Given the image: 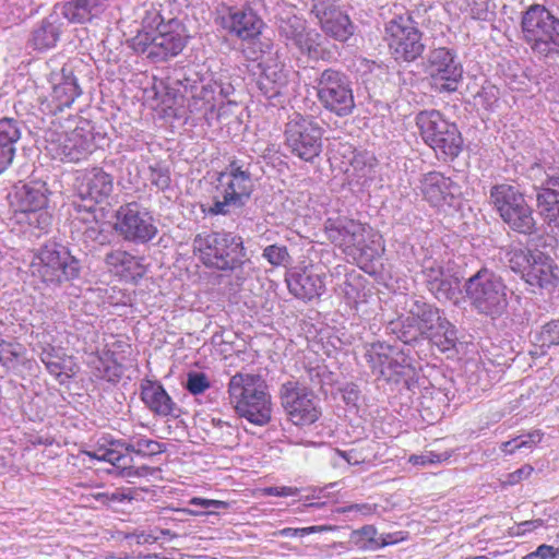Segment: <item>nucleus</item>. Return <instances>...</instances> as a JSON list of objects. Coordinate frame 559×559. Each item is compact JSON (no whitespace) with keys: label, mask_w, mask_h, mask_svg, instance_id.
Instances as JSON below:
<instances>
[{"label":"nucleus","mask_w":559,"mask_h":559,"mask_svg":"<svg viewBox=\"0 0 559 559\" xmlns=\"http://www.w3.org/2000/svg\"><path fill=\"white\" fill-rule=\"evenodd\" d=\"M47 189L44 183L31 182L16 187L14 200L21 212L27 213L39 210L47 204Z\"/></svg>","instance_id":"nucleus-33"},{"label":"nucleus","mask_w":559,"mask_h":559,"mask_svg":"<svg viewBox=\"0 0 559 559\" xmlns=\"http://www.w3.org/2000/svg\"><path fill=\"white\" fill-rule=\"evenodd\" d=\"M40 360L45 364L47 370L55 376H60L62 366L60 358L55 355V349L50 346L43 348Z\"/></svg>","instance_id":"nucleus-51"},{"label":"nucleus","mask_w":559,"mask_h":559,"mask_svg":"<svg viewBox=\"0 0 559 559\" xmlns=\"http://www.w3.org/2000/svg\"><path fill=\"white\" fill-rule=\"evenodd\" d=\"M38 263L34 264L44 282L61 284L73 280L80 274V261L70 251L57 243L44 246L38 255Z\"/></svg>","instance_id":"nucleus-10"},{"label":"nucleus","mask_w":559,"mask_h":559,"mask_svg":"<svg viewBox=\"0 0 559 559\" xmlns=\"http://www.w3.org/2000/svg\"><path fill=\"white\" fill-rule=\"evenodd\" d=\"M535 251L523 249V248H510L506 251V263L515 273H520L521 276L525 273L528 267L533 254Z\"/></svg>","instance_id":"nucleus-43"},{"label":"nucleus","mask_w":559,"mask_h":559,"mask_svg":"<svg viewBox=\"0 0 559 559\" xmlns=\"http://www.w3.org/2000/svg\"><path fill=\"white\" fill-rule=\"evenodd\" d=\"M285 66H275L273 68L264 67L260 76L269 79L276 83L277 85H286L287 84V73L284 69Z\"/></svg>","instance_id":"nucleus-54"},{"label":"nucleus","mask_w":559,"mask_h":559,"mask_svg":"<svg viewBox=\"0 0 559 559\" xmlns=\"http://www.w3.org/2000/svg\"><path fill=\"white\" fill-rule=\"evenodd\" d=\"M27 214L29 225L38 228L39 230L47 231L51 226L52 216L45 207L27 212Z\"/></svg>","instance_id":"nucleus-49"},{"label":"nucleus","mask_w":559,"mask_h":559,"mask_svg":"<svg viewBox=\"0 0 559 559\" xmlns=\"http://www.w3.org/2000/svg\"><path fill=\"white\" fill-rule=\"evenodd\" d=\"M108 8V0H70L61 5V14L70 23L85 24L99 17Z\"/></svg>","instance_id":"nucleus-26"},{"label":"nucleus","mask_w":559,"mask_h":559,"mask_svg":"<svg viewBox=\"0 0 559 559\" xmlns=\"http://www.w3.org/2000/svg\"><path fill=\"white\" fill-rule=\"evenodd\" d=\"M421 277L426 288L439 301L453 300L460 289V276L450 262L424 258L421 262Z\"/></svg>","instance_id":"nucleus-14"},{"label":"nucleus","mask_w":559,"mask_h":559,"mask_svg":"<svg viewBox=\"0 0 559 559\" xmlns=\"http://www.w3.org/2000/svg\"><path fill=\"white\" fill-rule=\"evenodd\" d=\"M150 170V182L155 186L158 190H166L170 186V173L168 168L162 166L160 164L151 165L148 167Z\"/></svg>","instance_id":"nucleus-47"},{"label":"nucleus","mask_w":559,"mask_h":559,"mask_svg":"<svg viewBox=\"0 0 559 559\" xmlns=\"http://www.w3.org/2000/svg\"><path fill=\"white\" fill-rule=\"evenodd\" d=\"M407 307L408 313L417 319L418 324L426 331L428 337L439 326L441 320L445 319L437 307L427 304L423 298H412Z\"/></svg>","instance_id":"nucleus-34"},{"label":"nucleus","mask_w":559,"mask_h":559,"mask_svg":"<svg viewBox=\"0 0 559 559\" xmlns=\"http://www.w3.org/2000/svg\"><path fill=\"white\" fill-rule=\"evenodd\" d=\"M533 471H534L533 466L526 464V465L522 466L521 468L508 474L506 480H503V485H509V486L516 485L520 481H522L523 479H526L527 477H530L531 474L533 473Z\"/></svg>","instance_id":"nucleus-59"},{"label":"nucleus","mask_w":559,"mask_h":559,"mask_svg":"<svg viewBox=\"0 0 559 559\" xmlns=\"http://www.w3.org/2000/svg\"><path fill=\"white\" fill-rule=\"evenodd\" d=\"M490 201L500 217L525 202L522 193L510 185H497L490 190Z\"/></svg>","instance_id":"nucleus-35"},{"label":"nucleus","mask_w":559,"mask_h":559,"mask_svg":"<svg viewBox=\"0 0 559 559\" xmlns=\"http://www.w3.org/2000/svg\"><path fill=\"white\" fill-rule=\"evenodd\" d=\"M441 352H448L455 347L457 342V331L455 326L445 318L441 320L439 326L428 337Z\"/></svg>","instance_id":"nucleus-41"},{"label":"nucleus","mask_w":559,"mask_h":559,"mask_svg":"<svg viewBox=\"0 0 559 559\" xmlns=\"http://www.w3.org/2000/svg\"><path fill=\"white\" fill-rule=\"evenodd\" d=\"M63 23L57 13L45 17L33 32L32 43L36 49L44 50L55 47L62 33Z\"/></svg>","instance_id":"nucleus-32"},{"label":"nucleus","mask_w":559,"mask_h":559,"mask_svg":"<svg viewBox=\"0 0 559 559\" xmlns=\"http://www.w3.org/2000/svg\"><path fill=\"white\" fill-rule=\"evenodd\" d=\"M324 229L329 240L345 252L365 247L366 226L360 222L348 217L329 218Z\"/></svg>","instance_id":"nucleus-18"},{"label":"nucleus","mask_w":559,"mask_h":559,"mask_svg":"<svg viewBox=\"0 0 559 559\" xmlns=\"http://www.w3.org/2000/svg\"><path fill=\"white\" fill-rule=\"evenodd\" d=\"M533 345L539 348H550L559 345V320L544 324L533 336Z\"/></svg>","instance_id":"nucleus-42"},{"label":"nucleus","mask_w":559,"mask_h":559,"mask_svg":"<svg viewBox=\"0 0 559 559\" xmlns=\"http://www.w3.org/2000/svg\"><path fill=\"white\" fill-rule=\"evenodd\" d=\"M265 46L267 50H262V53L265 56H262V60L260 62L261 69H263L264 67L273 68L275 66H284L280 50L276 49L273 52L271 44H266Z\"/></svg>","instance_id":"nucleus-56"},{"label":"nucleus","mask_w":559,"mask_h":559,"mask_svg":"<svg viewBox=\"0 0 559 559\" xmlns=\"http://www.w3.org/2000/svg\"><path fill=\"white\" fill-rule=\"evenodd\" d=\"M252 164L247 159L233 158L217 176L216 190L219 195L214 197L209 207L212 215H227L235 210L243 207L250 200L254 190Z\"/></svg>","instance_id":"nucleus-2"},{"label":"nucleus","mask_w":559,"mask_h":559,"mask_svg":"<svg viewBox=\"0 0 559 559\" xmlns=\"http://www.w3.org/2000/svg\"><path fill=\"white\" fill-rule=\"evenodd\" d=\"M543 433L539 430H535L525 436L518 437V443L514 444V448H531L532 445L542 441Z\"/></svg>","instance_id":"nucleus-63"},{"label":"nucleus","mask_w":559,"mask_h":559,"mask_svg":"<svg viewBox=\"0 0 559 559\" xmlns=\"http://www.w3.org/2000/svg\"><path fill=\"white\" fill-rule=\"evenodd\" d=\"M116 217L115 229L127 241L145 243L157 234L152 215L136 202L121 206Z\"/></svg>","instance_id":"nucleus-13"},{"label":"nucleus","mask_w":559,"mask_h":559,"mask_svg":"<svg viewBox=\"0 0 559 559\" xmlns=\"http://www.w3.org/2000/svg\"><path fill=\"white\" fill-rule=\"evenodd\" d=\"M450 454L448 452L444 453H436L433 451H427L421 454H413L409 456V462L414 465H427L441 463L449 460Z\"/></svg>","instance_id":"nucleus-50"},{"label":"nucleus","mask_w":559,"mask_h":559,"mask_svg":"<svg viewBox=\"0 0 559 559\" xmlns=\"http://www.w3.org/2000/svg\"><path fill=\"white\" fill-rule=\"evenodd\" d=\"M262 376L237 372L228 382L229 403L239 417L257 426H264L271 420L272 403Z\"/></svg>","instance_id":"nucleus-1"},{"label":"nucleus","mask_w":559,"mask_h":559,"mask_svg":"<svg viewBox=\"0 0 559 559\" xmlns=\"http://www.w3.org/2000/svg\"><path fill=\"white\" fill-rule=\"evenodd\" d=\"M193 249L200 253L202 262L221 271H234L246 261L242 238L231 233H209L198 235Z\"/></svg>","instance_id":"nucleus-3"},{"label":"nucleus","mask_w":559,"mask_h":559,"mask_svg":"<svg viewBox=\"0 0 559 559\" xmlns=\"http://www.w3.org/2000/svg\"><path fill=\"white\" fill-rule=\"evenodd\" d=\"M424 198L433 206L449 203L459 192V186L438 171H430L420 181Z\"/></svg>","instance_id":"nucleus-22"},{"label":"nucleus","mask_w":559,"mask_h":559,"mask_svg":"<svg viewBox=\"0 0 559 559\" xmlns=\"http://www.w3.org/2000/svg\"><path fill=\"white\" fill-rule=\"evenodd\" d=\"M317 96L320 104L338 117L353 112L355 100L348 76L338 70L329 68L323 70L318 79Z\"/></svg>","instance_id":"nucleus-8"},{"label":"nucleus","mask_w":559,"mask_h":559,"mask_svg":"<svg viewBox=\"0 0 559 559\" xmlns=\"http://www.w3.org/2000/svg\"><path fill=\"white\" fill-rule=\"evenodd\" d=\"M178 85L182 86L183 93L192 95L203 80L199 79L198 73L193 72L192 75L183 74L182 78L177 79Z\"/></svg>","instance_id":"nucleus-58"},{"label":"nucleus","mask_w":559,"mask_h":559,"mask_svg":"<svg viewBox=\"0 0 559 559\" xmlns=\"http://www.w3.org/2000/svg\"><path fill=\"white\" fill-rule=\"evenodd\" d=\"M265 495L267 496H275V497H288V496H295L298 493V489L295 487H267L264 489Z\"/></svg>","instance_id":"nucleus-64"},{"label":"nucleus","mask_w":559,"mask_h":559,"mask_svg":"<svg viewBox=\"0 0 559 559\" xmlns=\"http://www.w3.org/2000/svg\"><path fill=\"white\" fill-rule=\"evenodd\" d=\"M323 129L310 116L293 112L285 124V145L292 154L312 162L322 151Z\"/></svg>","instance_id":"nucleus-7"},{"label":"nucleus","mask_w":559,"mask_h":559,"mask_svg":"<svg viewBox=\"0 0 559 559\" xmlns=\"http://www.w3.org/2000/svg\"><path fill=\"white\" fill-rule=\"evenodd\" d=\"M366 357L373 369L380 368L382 376H385V367L396 374L411 367V359L407 356L395 353L392 346L380 342L371 344Z\"/></svg>","instance_id":"nucleus-23"},{"label":"nucleus","mask_w":559,"mask_h":559,"mask_svg":"<svg viewBox=\"0 0 559 559\" xmlns=\"http://www.w3.org/2000/svg\"><path fill=\"white\" fill-rule=\"evenodd\" d=\"M114 192V177L100 167L85 169L81 177L78 194L82 200L99 203Z\"/></svg>","instance_id":"nucleus-20"},{"label":"nucleus","mask_w":559,"mask_h":559,"mask_svg":"<svg viewBox=\"0 0 559 559\" xmlns=\"http://www.w3.org/2000/svg\"><path fill=\"white\" fill-rule=\"evenodd\" d=\"M21 139L20 122L13 118H3L0 120V151L5 153L12 159L15 155V145Z\"/></svg>","instance_id":"nucleus-40"},{"label":"nucleus","mask_w":559,"mask_h":559,"mask_svg":"<svg viewBox=\"0 0 559 559\" xmlns=\"http://www.w3.org/2000/svg\"><path fill=\"white\" fill-rule=\"evenodd\" d=\"M111 444L124 449L128 455L134 453L140 456H153L164 451L159 442L144 437L114 440Z\"/></svg>","instance_id":"nucleus-37"},{"label":"nucleus","mask_w":559,"mask_h":559,"mask_svg":"<svg viewBox=\"0 0 559 559\" xmlns=\"http://www.w3.org/2000/svg\"><path fill=\"white\" fill-rule=\"evenodd\" d=\"M419 133L435 152L444 156L456 157L463 145V139L455 123L450 122L435 109L423 110L416 116Z\"/></svg>","instance_id":"nucleus-5"},{"label":"nucleus","mask_w":559,"mask_h":559,"mask_svg":"<svg viewBox=\"0 0 559 559\" xmlns=\"http://www.w3.org/2000/svg\"><path fill=\"white\" fill-rule=\"evenodd\" d=\"M465 293L478 313L500 317L508 307L507 286L492 271L483 267L465 283Z\"/></svg>","instance_id":"nucleus-4"},{"label":"nucleus","mask_w":559,"mask_h":559,"mask_svg":"<svg viewBox=\"0 0 559 559\" xmlns=\"http://www.w3.org/2000/svg\"><path fill=\"white\" fill-rule=\"evenodd\" d=\"M48 150L53 158L61 162L76 163L91 153L90 144L79 130L58 135L50 142Z\"/></svg>","instance_id":"nucleus-21"},{"label":"nucleus","mask_w":559,"mask_h":559,"mask_svg":"<svg viewBox=\"0 0 559 559\" xmlns=\"http://www.w3.org/2000/svg\"><path fill=\"white\" fill-rule=\"evenodd\" d=\"M24 348L19 343L2 341L0 343V362L8 369L15 368Z\"/></svg>","instance_id":"nucleus-44"},{"label":"nucleus","mask_w":559,"mask_h":559,"mask_svg":"<svg viewBox=\"0 0 559 559\" xmlns=\"http://www.w3.org/2000/svg\"><path fill=\"white\" fill-rule=\"evenodd\" d=\"M210 388V381L203 372H190L186 383V389L193 395L203 393Z\"/></svg>","instance_id":"nucleus-48"},{"label":"nucleus","mask_w":559,"mask_h":559,"mask_svg":"<svg viewBox=\"0 0 559 559\" xmlns=\"http://www.w3.org/2000/svg\"><path fill=\"white\" fill-rule=\"evenodd\" d=\"M258 87L261 91V93L267 98V99H274L282 95L283 90L286 85H277L276 83H273V81L259 76L258 79Z\"/></svg>","instance_id":"nucleus-53"},{"label":"nucleus","mask_w":559,"mask_h":559,"mask_svg":"<svg viewBox=\"0 0 559 559\" xmlns=\"http://www.w3.org/2000/svg\"><path fill=\"white\" fill-rule=\"evenodd\" d=\"M356 533L358 535H360L361 537H364L365 539H367L368 542L376 543L377 546H386L389 544L395 543V540L389 539V537L388 538L381 537L380 540H378L376 538L377 530L373 525H365L360 530H358Z\"/></svg>","instance_id":"nucleus-57"},{"label":"nucleus","mask_w":559,"mask_h":559,"mask_svg":"<svg viewBox=\"0 0 559 559\" xmlns=\"http://www.w3.org/2000/svg\"><path fill=\"white\" fill-rule=\"evenodd\" d=\"M49 83L51 85V102L47 107L51 114H57L71 106L81 94L78 80L73 75L72 69L68 66H63L58 71H52L49 76Z\"/></svg>","instance_id":"nucleus-19"},{"label":"nucleus","mask_w":559,"mask_h":559,"mask_svg":"<svg viewBox=\"0 0 559 559\" xmlns=\"http://www.w3.org/2000/svg\"><path fill=\"white\" fill-rule=\"evenodd\" d=\"M311 13L318 19L322 31L340 41L353 35L349 17L332 0H312Z\"/></svg>","instance_id":"nucleus-17"},{"label":"nucleus","mask_w":559,"mask_h":559,"mask_svg":"<svg viewBox=\"0 0 559 559\" xmlns=\"http://www.w3.org/2000/svg\"><path fill=\"white\" fill-rule=\"evenodd\" d=\"M87 455L98 461H105L120 469L123 477L154 475L158 468L141 466L136 469L131 465L132 459L124 452V449L110 443L108 449H99L96 452H87Z\"/></svg>","instance_id":"nucleus-24"},{"label":"nucleus","mask_w":559,"mask_h":559,"mask_svg":"<svg viewBox=\"0 0 559 559\" xmlns=\"http://www.w3.org/2000/svg\"><path fill=\"white\" fill-rule=\"evenodd\" d=\"M423 34L409 16H399L385 26V39L395 60L414 61L421 56Z\"/></svg>","instance_id":"nucleus-11"},{"label":"nucleus","mask_w":559,"mask_h":559,"mask_svg":"<svg viewBox=\"0 0 559 559\" xmlns=\"http://www.w3.org/2000/svg\"><path fill=\"white\" fill-rule=\"evenodd\" d=\"M262 257L273 266H281L289 263L290 255L285 246L271 245L264 248Z\"/></svg>","instance_id":"nucleus-46"},{"label":"nucleus","mask_w":559,"mask_h":559,"mask_svg":"<svg viewBox=\"0 0 559 559\" xmlns=\"http://www.w3.org/2000/svg\"><path fill=\"white\" fill-rule=\"evenodd\" d=\"M461 9L475 20L488 21L493 15L488 0H464Z\"/></svg>","instance_id":"nucleus-45"},{"label":"nucleus","mask_w":559,"mask_h":559,"mask_svg":"<svg viewBox=\"0 0 559 559\" xmlns=\"http://www.w3.org/2000/svg\"><path fill=\"white\" fill-rule=\"evenodd\" d=\"M176 20L159 24L154 34L145 33L135 38L136 49L155 62L165 61L179 55L186 46V36L179 31Z\"/></svg>","instance_id":"nucleus-9"},{"label":"nucleus","mask_w":559,"mask_h":559,"mask_svg":"<svg viewBox=\"0 0 559 559\" xmlns=\"http://www.w3.org/2000/svg\"><path fill=\"white\" fill-rule=\"evenodd\" d=\"M502 221L514 231L532 235L536 231V222L533 217V211L526 201L518 207L501 216Z\"/></svg>","instance_id":"nucleus-36"},{"label":"nucleus","mask_w":559,"mask_h":559,"mask_svg":"<svg viewBox=\"0 0 559 559\" xmlns=\"http://www.w3.org/2000/svg\"><path fill=\"white\" fill-rule=\"evenodd\" d=\"M522 32L532 49L548 56L559 52V19L545 7L531 5L522 17Z\"/></svg>","instance_id":"nucleus-6"},{"label":"nucleus","mask_w":559,"mask_h":559,"mask_svg":"<svg viewBox=\"0 0 559 559\" xmlns=\"http://www.w3.org/2000/svg\"><path fill=\"white\" fill-rule=\"evenodd\" d=\"M280 400L294 425H311L321 415L313 392L299 381L289 380L283 383L280 389Z\"/></svg>","instance_id":"nucleus-12"},{"label":"nucleus","mask_w":559,"mask_h":559,"mask_svg":"<svg viewBox=\"0 0 559 559\" xmlns=\"http://www.w3.org/2000/svg\"><path fill=\"white\" fill-rule=\"evenodd\" d=\"M426 72L439 92H455L463 75L455 53L445 47L432 49L427 56Z\"/></svg>","instance_id":"nucleus-15"},{"label":"nucleus","mask_w":559,"mask_h":559,"mask_svg":"<svg viewBox=\"0 0 559 559\" xmlns=\"http://www.w3.org/2000/svg\"><path fill=\"white\" fill-rule=\"evenodd\" d=\"M278 35L285 40L287 47H295L300 53L310 58L320 57V34L307 28V23L304 19L295 15L287 14L280 17Z\"/></svg>","instance_id":"nucleus-16"},{"label":"nucleus","mask_w":559,"mask_h":559,"mask_svg":"<svg viewBox=\"0 0 559 559\" xmlns=\"http://www.w3.org/2000/svg\"><path fill=\"white\" fill-rule=\"evenodd\" d=\"M83 237L85 241L97 242L104 245L107 241V235L104 233L103 225L96 221L86 225Z\"/></svg>","instance_id":"nucleus-52"},{"label":"nucleus","mask_w":559,"mask_h":559,"mask_svg":"<svg viewBox=\"0 0 559 559\" xmlns=\"http://www.w3.org/2000/svg\"><path fill=\"white\" fill-rule=\"evenodd\" d=\"M217 83H202L190 95L188 107L191 112H212L215 109V93Z\"/></svg>","instance_id":"nucleus-39"},{"label":"nucleus","mask_w":559,"mask_h":559,"mask_svg":"<svg viewBox=\"0 0 559 559\" xmlns=\"http://www.w3.org/2000/svg\"><path fill=\"white\" fill-rule=\"evenodd\" d=\"M318 526H310V527H302V528H293V527H285L283 530H280L277 532H274V536H283V537H297V536H306L311 533L318 532Z\"/></svg>","instance_id":"nucleus-61"},{"label":"nucleus","mask_w":559,"mask_h":559,"mask_svg":"<svg viewBox=\"0 0 559 559\" xmlns=\"http://www.w3.org/2000/svg\"><path fill=\"white\" fill-rule=\"evenodd\" d=\"M559 548L542 544L536 550L525 555L522 559H558Z\"/></svg>","instance_id":"nucleus-55"},{"label":"nucleus","mask_w":559,"mask_h":559,"mask_svg":"<svg viewBox=\"0 0 559 559\" xmlns=\"http://www.w3.org/2000/svg\"><path fill=\"white\" fill-rule=\"evenodd\" d=\"M391 330L404 344H414L428 338V334L418 324L417 319L409 313L397 322H391Z\"/></svg>","instance_id":"nucleus-38"},{"label":"nucleus","mask_w":559,"mask_h":559,"mask_svg":"<svg viewBox=\"0 0 559 559\" xmlns=\"http://www.w3.org/2000/svg\"><path fill=\"white\" fill-rule=\"evenodd\" d=\"M264 23L252 9H243L230 14L229 29L243 40L254 39L261 34Z\"/></svg>","instance_id":"nucleus-31"},{"label":"nucleus","mask_w":559,"mask_h":559,"mask_svg":"<svg viewBox=\"0 0 559 559\" xmlns=\"http://www.w3.org/2000/svg\"><path fill=\"white\" fill-rule=\"evenodd\" d=\"M340 454L348 464L358 465L368 460V455L361 449L353 448L348 451H341Z\"/></svg>","instance_id":"nucleus-62"},{"label":"nucleus","mask_w":559,"mask_h":559,"mask_svg":"<svg viewBox=\"0 0 559 559\" xmlns=\"http://www.w3.org/2000/svg\"><path fill=\"white\" fill-rule=\"evenodd\" d=\"M141 399L154 414L163 417L175 416L176 404L160 383L151 380L143 381Z\"/></svg>","instance_id":"nucleus-28"},{"label":"nucleus","mask_w":559,"mask_h":559,"mask_svg":"<svg viewBox=\"0 0 559 559\" xmlns=\"http://www.w3.org/2000/svg\"><path fill=\"white\" fill-rule=\"evenodd\" d=\"M286 282L294 296L307 300L322 295L325 287L324 277L309 269L290 274Z\"/></svg>","instance_id":"nucleus-25"},{"label":"nucleus","mask_w":559,"mask_h":559,"mask_svg":"<svg viewBox=\"0 0 559 559\" xmlns=\"http://www.w3.org/2000/svg\"><path fill=\"white\" fill-rule=\"evenodd\" d=\"M536 200L546 219L559 226V177L548 176L537 190Z\"/></svg>","instance_id":"nucleus-29"},{"label":"nucleus","mask_w":559,"mask_h":559,"mask_svg":"<svg viewBox=\"0 0 559 559\" xmlns=\"http://www.w3.org/2000/svg\"><path fill=\"white\" fill-rule=\"evenodd\" d=\"M556 269L552 259L536 250L522 278L528 285L539 288L555 286L557 281Z\"/></svg>","instance_id":"nucleus-27"},{"label":"nucleus","mask_w":559,"mask_h":559,"mask_svg":"<svg viewBox=\"0 0 559 559\" xmlns=\"http://www.w3.org/2000/svg\"><path fill=\"white\" fill-rule=\"evenodd\" d=\"M105 263L110 272L120 277L135 278L141 277L144 273L141 260L121 249L106 253Z\"/></svg>","instance_id":"nucleus-30"},{"label":"nucleus","mask_w":559,"mask_h":559,"mask_svg":"<svg viewBox=\"0 0 559 559\" xmlns=\"http://www.w3.org/2000/svg\"><path fill=\"white\" fill-rule=\"evenodd\" d=\"M130 492V490L126 491L121 489H117L112 492H109L107 507L117 509L119 506L126 502H131L132 497Z\"/></svg>","instance_id":"nucleus-60"}]
</instances>
